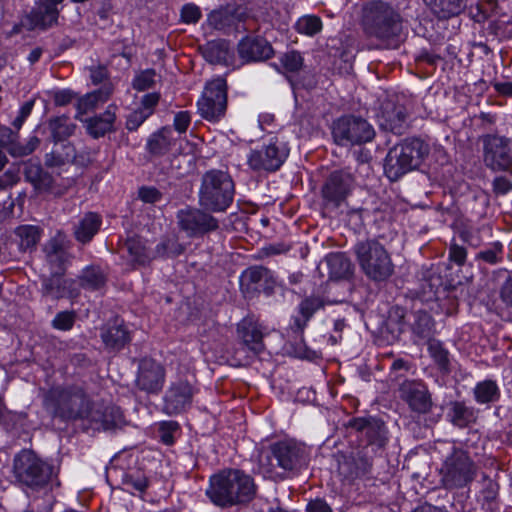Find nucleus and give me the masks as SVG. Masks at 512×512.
Wrapping results in <instances>:
<instances>
[{"label": "nucleus", "instance_id": "obj_51", "mask_svg": "<svg viewBox=\"0 0 512 512\" xmlns=\"http://www.w3.org/2000/svg\"><path fill=\"white\" fill-rule=\"evenodd\" d=\"M194 165V157L192 154L174 155L171 159V168L175 170L177 175L183 176L189 173Z\"/></svg>", "mask_w": 512, "mask_h": 512}, {"label": "nucleus", "instance_id": "obj_17", "mask_svg": "<svg viewBox=\"0 0 512 512\" xmlns=\"http://www.w3.org/2000/svg\"><path fill=\"white\" fill-rule=\"evenodd\" d=\"M165 379V370L153 359H142L139 364L136 385L139 389L156 393L161 390Z\"/></svg>", "mask_w": 512, "mask_h": 512}, {"label": "nucleus", "instance_id": "obj_4", "mask_svg": "<svg viewBox=\"0 0 512 512\" xmlns=\"http://www.w3.org/2000/svg\"><path fill=\"white\" fill-rule=\"evenodd\" d=\"M234 194V182L227 172L213 169L203 175L199 190V203L205 210L226 211L233 202Z\"/></svg>", "mask_w": 512, "mask_h": 512}, {"label": "nucleus", "instance_id": "obj_23", "mask_svg": "<svg viewBox=\"0 0 512 512\" xmlns=\"http://www.w3.org/2000/svg\"><path fill=\"white\" fill-rule=\"evenodd\" d=\"M450 288L451 285L444 282L440 273L433 268L423 273L421 294L425 300L440 301L447 297V292Z\"/></svg>", "mask_w": 512, "mask_h": 512}, {"label": "nucleus", "instance_id": "obj_63", "mask_svg": "<svg viewBox=\"0 0 512 512\" xmlns=\"http://www.w3.org/2000/svg\"><path fill=\"white\" fill-rule=\"evenodd\" d=\"M191 122V117L188 112H178L174 117V127L179 133H184L188 129Z\"/></svg>", "mask_w": 512, "mask_h": 512}, {"label": "nucleus", "instance_id": "obj_56", "mask_svg": "<svg viewBox=\"0 0 512 512\" xmlns=\"http://www.w3.org/2000/svg\"><path fill=\"white\" fill-rule=\"evenodd\" d=\"M19 180V169L9 168L2 175H0V192H6L8 189L16 185Z\"/></svg>", "mask_w": 512, "mask_h": 512}, {"label": "nucleus", "instance_id": "obj_62", "mask_svg": "<svg viewBox=\"0 0 512 512\" xmlns=\"http://www.w3.org/2000/svg\"><path fill=\"white\" fill-rule=\"evenodd\" d=\"M139 198L145 203H155L162 198V194L154 187H142L139 189Z\"/></svg>", "mask_w": 512, "mask_h": 512}, {"label": "nucleus", "instance_id": "obj_11", "mask_svg": "<svg viewBox=\"0 0 512 512\" xmlns=\"http://www.w3.org/2000/svg\"><path fill=\"white\" fill-rule=\"evenodd\" d=\"M200 115L209 121H217L224 116L227 108V86L223 78L209 82L197 103Z\"/></svg>", "mask_w": 512, "mask_h": 512}, {"label": "nucleus", "instance_id": "obj_30", "mask_svg": "<svg viewBox=\"0 0 512 512\" xmlns=\"http://www.w3.org/2000/svg\"><path fill=\"white\" fill-rule=\"evenodd\" d=\"M101 218L93 212L86 213L74 228L77 241L86 244L91 241L101 226Z\"/></svg>", "mask_w": 512, "mask_h": 512}, {"label": "nucleus", "instance_id": "obj_8", "mask_svg": "<svg viewBox=\"0 0 512 512\" xmlns=\"http://www.w3.org/2000/svg\"><path fill=\"white\" fill-rule=\"evenodd\" d=\"M55 415L65 420L88 419L93 403L81 387H69L55 392Z\"/></svg>", "mask_w": 512, "mask_h": 512}, {"label": "nucleus", "instance_id": "obj_47", "mask_svg": "<svg viewBox=\"0 0 512 512\" xmlns=\"http://www.w3.org/2000/svg\"><path fill=\"white\" fill-rule=\"evenodd\" d=\"M412 329L419 338L429 339L432 335L433 329V322L430 315L424 311H417L414 314Z\"/></svg>", "mask_w": 512, "mask_h": 512}, {"label": "nucleus", "instance_id": "obj_25", "mask_svg": "<svg viewBox=\"0 0 512 512\" xmlns=\"http://www.w3.org/2000/svg\"><path fill=\"white\" fill-rule=\"evenodd\" d=\"M240 57L245 61H262L273 55L271 45L263 38L243 39L238 45Z\"/></svg>", "mask_w": 512, "mask_h": 512}, {"label": "nucleus", "instance_id": "obj_53", "mask_svg": "<svg viewBox=\"0 0 512 512\" xmlns=\"http://www.w3.org/2000/svg\"><path fill=\"white\" fill-rule=\"evenodd\" d=\"M76 315L73 311H62L56 314L52 321L53 328L61 331L70 330L75 323Z\"/></svg>", "mask_w": 512, "mask_h": 512}, {"label": "nucleus", "instance_id": "obj_55", "mask_svg": "<svg viewBox=\"0 0 512 512\" xmlns=\"http://www.w3.org/2000/svg\"><path fill=\"white\" fill-rule=\"evenodd\" d=\"M281 63L287 71L297 72L303 65V59L300 53L296 51H290L282 56Z\"/></svg>", "mask_w": 512, "mask_h": 512}, {"label": "nucleus", "instance_id": "obj_39", "mask_svg": "<svg viewBox=\"0 0 512 512\" xmlns=\"http://www.w3.org/2000/svg\"><path fill=\"white\" fill-rule=\"evenodd\" d=\"M359 463L353 458L342 456L338 460V470L346 478H354L367 473L371 467V463L367 458L359 457Z\"/></svg>", "mask_w": 512, "mask_h": 512}, {"label": "nucleus", "instance_id": "obj_60", "mask_svg": "<svg viewBox=\"0 0 512 512\" xmlns=\"http://www.w3.org/2000/svg\"><path fill=\"white\" fill-rule=\"evenodd\" d=\"M160 99V95L158 93H149L142 97L141 99V105L140 109L148 116L150 117L155 107L157 106Z\"/></svg>", "mask_w": 512, "mask_h": 512}, {"label": "nucleus", "instance_id": "obj_54", "mask_svg": "<svg viewBox=\"0 0 512 512\" xmlns=\"http://www.w3.org/2000/svg\"><path fill=\"white\" fill-rule=\"evenodd\" d=\"M156 73L152 69L142 71L133 80V87L138 91L150 89L155 84Z\"/></svg>", "mask_w": 512, "mask_h": 512}, {"label": "nucleus", "instance_id": "obj_12", "mask_svg": "<svg viewBox=\"0 0 512 512\" xmlns=\"http://www.w3.org/2000/svg\"><path fill=\"white\" fill-rule=\"evenodd\" d=\"M197 389L187 380L172 382L165 392L163 410L169 415H177L188 409Z\"/></svg>", "mask_w": 512, "mask_h": 512}, {"label": "nucleus", "instance_id": "obj_10", "mask_svg": "<svg viewBox=\"0 0 512 512\" xmlns=\"http://www.w3.org/2000/svg\"><path fill=\"white\" fill-rule=\"evenodd\" d=\"M332 134L337 144L348 146L371 141L375 133L366 120L349 116L334 123Z\"/></svg>", "mask_w": 512, "mask_h": 512}, {"label": "nucleus", "instance_id": "obj_64", "mask_svg": "<svg viewBox=\"0 0 512 512\" xmlns=\"http://www.w3.org/2000/svg\"><path fill=\"white\" fill-rule=\"evenodd\" d=\"M34 106V101L25 102L19 111V115L13 121V126L17 129H20L26 118L31 114V111Z\"/></svg>", "mask_w": 512, "mask_h": 512}, {"label": "nucleus", "instance_id": "obj_38", "mask_svg": "<svg viewBox=\"0 0 512 512\" xmlns=\"http://www.w3.org/2000/svg\"><path fill=\"white\" fill-rule=\"evenodd\" d=\"M439 19L458 15L463 9V0H424Z\"/></svg>", "mask_w": 512, "mask_h": 512}, {"label": "nucleus", "instance_id": "obj_27", "mask_svg": "<svg viewBox=\"0 0 512 512\" xmlns=\"http://www.w3.org/2000/svg\"><path fill=\"white\" fill-rule=\"evenodd\" d=\"M237 333L243 344L254 353H260L264 349L261 327L251 318H245L238 324Z\"/></svg>", "mask_w": 512, "mask_h": 512}, {"label": "nucleus", "instance_id": "obj_42", "mask_svg": "<svg viewBox=\"0 0 512 512\" xmlns=\"http://www.w3.org/2000/svg\"><path fill=\"white\" fill-rule=\"evenodd\" d=\"M41 229L34 225H22L15 229L19 247L23 251L34 249L41 238Z\"/></svg>", "mask_w": 512, "mask_h": 512}, {"label": "nucleus", "instance_id": "obj_49", "mask_svg": "<svg viewBox=\"0 0 512 512\" xmlns=\"http://www.w3.org/2000/svg\"><path fill=\"white\" fill-rule=\"evenodd\" d=\"M125 247L134 262L145 264L149 260L145 244L142 239L138 237L129 238Z\"/></svg>", "mask_w": 512, "mask_h": 512}, {"label": "nucleus", "instance_id": "obj_43", "mask_svg": "<svg viewBox=\"0 0 512 512\" xmlns=\"http://www.w3.org/2000/svg\"><path fill=\"white\" fill-rule=\"evenodd\" d=\"M80 285L89 290L102 288L106 283V276L103 271L96 266H90L82 271L79 276Z\"/></svg>", "mask_w": 512, "mask_h": 512}, {"label": "nucleus", "instance_id": "obj_59", "mask_svg": "<svg viewBox=\"0 0 512 512\" xmlns=\"http://www.w3.org/2000/svg\"><path fill=\"white\" fill-rule=\"evenodd\" d=\"M181 18L187 24H194L201 18L200 8L195 4H186L181 10Z\"/></svg>", "mask_w": 512, "mask_h": 512}, {"label": "nucleus", "instance_id": "obj_29", "mask_svg": "<svg viewBox=\"0 0 512 512\" xmlns=\"http://www.w3.org/2000/svg\"><path fill=\"white\" fill-rule=\"evenodd\" d=\"M17 135L10 129L4 128L0 132V142L7 146L9 154L13 157H23L31 154L39 145L40 140L33 136L25 145L16 141Z\"/></svg>", "mask_w": 512, "mask_h": 512}, {"label": "nucleus", "instance_id": "obj_21", "mask_svg": "<svg viewBox=\"0 0 512 512\" xmlns=\"http://www.w3.org/2000/svg\"><path fill=\"white\" fill-rule=\"evenodd\" d=\"M484 466L488 473L482 475V510L485 509V505H488L494 511L498 506L499 484L495 478L499 464L495 458L488 457L485 459Z\"/></svg>", "mask_w": 512, "mask_h": 512}, {"label": "nucleus", "instance_id": "obj_34", "mask_svg": "<svg viewBox=\"0 0 512 512\" xmlns=\"http://www.w3.org/2000/svg\"><path fill=\"white\" fill-rule=\"evenodd\" d=\"M115 118V112L112 106H109L102 115L95 116L86 121L88 133L94 138L104 136L107 132L113 130Z\"/></svg>", "mask_w": 512, "mask_h": 512}, {"label": "nucleus", "instance_id": "obj_26", "mask_svg": "<svg viewBox=\"0 0 512 512\" xmlns=\"http://www.w3.org/2000/svg\"><path fill=\"white\" fill-rule=\"evenodd\" d=\"M50 278L43 281V293L54 299L76 297L79 290L73 280L65 279L62 274L51 273Z\"/></svg>", "mask_w": 512, "mask_h": 512}, {"label": "nucleus", "instance_id": "obj_35", "mask_svg": "<svg viewBox=\"0 0 512 512\" xmlns=\"http://www.w3.org/2000/svg\"><path fill=\"white\" fill-rule=\"evenodd\" d=\"M112 86L106 84L99 90L91 92L80 98L77 103V109L80 114H86L98 107L99 104L106 102L112 94Z\"/></svg>", "mask_w": 512, "mask_h": 512}, {"label": "nucleus", "instance_id": "obj_61", "mask_svg": "<svg viewBox=\"0 0 512 512\" xmlns=\"http://www.w3.org/2000/svg\"><path fill=\"white\" fill-rule=\"evenodd\" d=\"M147 118L148 116L138 108L128 116L126 127L128 130H136Z\"/></svg>", "mask_w": 512, "mask_h": 512}, {"label": "nucleus", "instance_id": "obj_9", "mask_svg": "<svg viewBox=\"0 0 512 512\" xmlns=\"http://www.w3.org/2000/svg\"><path fill=\"white\" fill-rule=\"evenodd\" d=\"M475 473L476 469L468 455L454 450L440 469L441 483L447 489L463 487L473 479Z\"/></svg>", "mask_w": 512, "mask_h": 512}, {"label": "nucleus", "instance_id": "obj_3", "mask_svg": "<svg viewBox=\"0 0 512 512\" xmlns=\"http://www.w3.org/2000/svg\"><path fill=\"white\" fill-rule=\"evenodd\" d=\"M428 154L429 146L421 139H405L389 150L385 158V174L391 181H397L417 169Z\"/></svg>", "mask_w": 512, "mask_h": 512}, {"label": "nucleus", "instance_id": "obj_44", "mask_svg": "<svg viewBox=\"0 0 512 512\" xmlns=\"http://www.w3.org/2000/svg\"><path fill=\"white\" fill-rule=\"evenodd\" d=\"M323 306L324 301L319 297H308L304 299L299 306L302 319H295L296 328L302 330L313 314Z\"/></svg>", "mask_w": 512, "mask_h": 512}, {"label": "nucleus", "instance_id": "obj_46", "mask_svg": "<svg viewBox=\"0 0 512 512\" xmlns=\"http://www.w3.org/2000/svg\"><path fill=\"white\" fill-rule=\"evenodd\" d=\"M386 330L391 333L393 338H398L405 327V311L403 308L395 306L389 311L385 322Z\"/></svg>", "mask_w": 512, "mask_h": 512}, {"label": "nucleus", "instance_id": "obj_14", "mask_svg": "<svg viewBox=\"0 0 512 512\" xmlns=\"http://www.w3.org/2000/svg\"><path fill=\"white\" fill-rule=\"evenodd\" d=\"M484 161L493 170H507L512 164L509 141L498 135H486Z\"/></svg>", "mask_w": 512, "mask_h": 512}, {"label": "nucleus", "instance_id": "obj_36", "mask_svg": "<svg viewBox=\"0 0 512 512\" xmlns=\"http://www.w3.org/2000/svg\"><path fill=\"white\" fill-rule=\"evenodd\" d=\"M329 276L332 279H342L352 274V264L342 253H332L326 257Z\"/></svg>", "mask_w": 512, "mask_h": 512}, {"label": "nucleus", "instance_id": "obj_5", "mask_svg": "<svg viewBox=\"0 0 512 512\" xmlns=\"http://www.w3.org/2000/svg\"><path fill=\"white\" fill-rule=\"evenodd\" d=\"M263 474L270 478L282 476L306 464L305 448L293 441H282L271 446V453L262 454L259 459Z\"/></svg>", "mask_w": 512, "mask_h": 512}, {"label": "nucleus", "instance_id": "obj_57", "mask_svg": "<svg viewBox=\"0 0 512 512\" xmlns=\"http://www.w3.org/2000/svg\"><path fill=\"white\" fill-rule=\"evenodd\" d=\"M500 397L497 384L492 380L482 382V403L495 402Z\"/></svg>", "mask_w": 512, "mask_h": 512}, {"label": "nucleus", "instance_id": "obj_58", "mask_svg": "<svg viewBox=\"0 0 512 512\" xmlns=\"http://www.w3.org/2000/svg\"><path fill=\"white\" fill-rule=\"evenodd\" d=\"M46 258L51 266V273L63 274L64 264L68 260V254L46 253Z\"/></svg>", "mask_w": 512, "mask_h": 512}, {"label": "nucleus", "instance_id": "obj_41", "mask_svg": "<svg viewBox=\"0 0 512 512\" xmlns=\"http://www.w3.org/2000/svg\"><path fill=\"white\" fill-rule=\"evenodd\" d=\"M172 144V130L170 128H162L149 138L147 148L151 154L160 156L168 152Z\"/></svg>", "mask_w": 512, "mask_h": 512}, {"label": "nucleus", "instance_id": "obj_1", "mask_svg": "<svg viewBox=\"0 0 512 512\" xmlns=\"http://www.w3.org/2000/svg\"><path fill=\"white\" fill-rule=\"evenodd\" d=\"M363 29L367 37L378 41L383 48H398L402 42L403 18L390 4L369 3L364 8Z\"/></svg>", "mask_w": 512, "mask_h": 512}, {"label": "nucleus", "instance_id": "obj_33", "mask_svg": "<svg viewBox=\"0 0 512 512\" xmlns=\"http://www.w3.org/2000/svg\"><path fill=\"white\" fill-rule=\"evenodd\" d=\"M241 283L257 285L255 289L270 290L274 284L270 270L262 266L248 268L242 273Z\"/></svg>", "mask_w": 512, "mask_h": 512}, {"label": "nucleus", "instance_id": "obj_50", "mask_svg": "<svg viewBox=\"0 0 512 512\" xmlns=\"http://www.w3.org/2000/svg\"><path fill=\"white\" fill-rule=\"evenodd\" d=\"M295 28L301 34L313 36L321 31L322 21L318 16L306 15L298 19Z\"/></svg>", "mask_w": 512, "mask_h": 512}, {"label": "nucleus", "instance_id": "obj_7", "mask_svg": "<svg viewBox=\"0 0 512 512\" xmlns=\"http://www.w3.org/2000/svg\"><path fill=\"white\" fill-rule=\"evenodd\" d=\"M13 471L19 482L32 488L46 485L52 474L51 467L30 450H23L15 457Z\"/></svg>", "mask_w": 512, "mask_h": 512}, {"label": "nucleus", "instance_id": "obj_24", "mask_svg": "<svg viewBox=\"0 0 512 512\" xmlns=\"http://www.w3.org/2000/svg\"><path fill=\"white\" fill-rule=\"evenodd\" d=\"M350 427L364 434L368 444L383 447L387 441V432L384 423L376 419H354L350 421Z\"/></svg>", "mask_w": 512, "mask_h": 512}, {"label": "nucleus", "instance_id": "obj_32", "mask_svg": "<svg viewBox=\"0 0 512 512\" xmlns=\"http://www.w3.org/2000/svg\"><path fill=\"white\" fill-rule=\"evenodd\" d=\"M25 179L30 182L36 190L47 191L52 187V176L43 170L39 163L27 162L24 170Z\"/></svg>", "mask_w": 512, "mask_h": 512}, {"label": "nucleus", "instance_id": "obj_48", "mask_svg": "<svg viewBox=\"0 0 512 512\" xmlns=\"http://www.w3.org/2000/svg\"><path fill=\"white\" fill-rule=\"evenodd\" d=\"M53 138L56 142H63V140L74 132L75 126L69 123L68 118L58 117L49 123Z\"/></svg>", "mask_w": 512, "mask_h": 512}, {"label": "nucleus", "instance_id": "obj_40", "mask_svg": "<svg viewBox=\"0 0 512 512\" xmlns=\"http://www.w3.org/2000/svg\"><path fill=\"white\" fill-rule=\"evenodd\" d=\"M204 58L212 64L228 63L230 58L229 46L226 41H210L203 47Z\"/></svg>", "mask_w": 512, "mask_h": 512}, {"label": "nucleus", "instance_id": "obj_13", "mask_svg": "<svg viewBox=\"0 0 512 512\" xmlns=\"http://www.w3.org/2000/svg\"><path fill=\"white\" fill-rule=\"evenodd\" d=\"M180 228L189 236L203 235L218 228V220L201 209H184L177 214Z\"/></svg>", "mask_w": 512, "mask_h": 512}, {"label": "nucleus", "instance_id": "obj_31", "mask_svg": "<svg viewBox=\"0 0 512 512\" xmlns=\"http://www.w3.org/2000/svg\"><path fill=\"white\" fill-rule=\"evenodd\" d=\"M101 338L107 348L114 350L123 348L130 340L129 332L117 320L102 331Z\"/></svg>", "mask_w": 512, "mask_h": 512}, {"label": "nucleus", "instance_id": "obj_45", "mask_svg": "<svg viewBox=\"0 0 512 512\" xmlns=\"http://www.w3.org/2000/svg\"><path fill=\"white\" fill-rule=\"evenodd\" d=\"M449 417L451 422L458 427H465L476 419L474 412L460 402L451 404Z\"/></svg>", "mask_w": 512, "mask_h": 512}, {"label": "nucleus", "instance_id": "obj_22", "mask_svg": "<svg viewBox=\"0 0 512 512\" xmlns=\"http://www.w3.org/2000/svg\"><path fill=\"white\" fill-rule=\"evenodd\" d=\"M245 17L246 13L244 9L228 5L210 12L207 17V23L209 27L215 30L226 31L227 29L236 27Z\"/></svg>", "mask_w": 512, "mask_h": 512}, {"label": "nucleus", "instance_id": "obj_15", "mask_svg": "<svg viewBox=\"0 0 512 512\" xmlns=\"http://www.w3.org/2000/svg\"><path fill=\"white\" fill-rule=\"evenodd\" d=\"M378 120L382 129L398 135L405 133L409 127L406 107L391 100L382 103Z\"/></svg>", "mask_w": 512, "mask_h": 512}, {"label": "nucleus", "instance_id": "obj_18", "mask_svg": "<svg viewBox=\"0 0 512 512\" xmlns=\"http://www.w3.org/2000/svg\"><path fill=\"white\" fill-rule=\"evenodd\" d=\"M97 430L110 431L125 425L121 410L116 406H105L95 403L87 419Z\"/></svg>", "mask_w": 512, "mask_h": 512}, {"label": "nucleus", "instance_id": "obj_20", "mask_svg": "<svg viewBox=\"0 0 512 512\" xmlns=\"http://www.w3.org/2000/svg\"><path fill=\"white\" fill-rule=\"evenodd\" d=\"M352 178L349 174L334 172L325 182L322 188V195L326 202L338 207L350 191Z\"/></svg>", "mask_w": 512, "mask_h": 512}, {"label": "nucleus", "instance_id": "obj_52", "mask_svg": "<svg viewBox=\"0 0 512 512\" xmlns=\"http://www.w3.org/2000/svg\"><path fill=\"white\" fill-rule=\"evenodd\" d=\"M184 247L175 239H167L157 245L156 253L160 257H176L182 254Z\"/></svg>", "mask_w": 512, "mask_h": 512}, {"label": "nucleus", "instance_id": "obj_16", "mask_svg": "<svg viewBox=\"0 0 512 512\" xmlns=\"http://www.w3.org/2000/svg\"><path fill=\"white\" fill-rule=\"evenodd\" d=\"M287 155L288 151L283 145L270 143L261 150L252 151L248 156V165L253 170L275 171L282 165Z\"/></svg>", "mask_w": 512, "mask_h": 512}, {"label": "nucleus", "instance_id": "obj_6", "mask_svg": "<svg viewBox=\"0 0 512 512\" xmlns=\"http://www.w3.org/2000/svg\"><path fill=\"white\" fill-rule=\"evenodd\" d=\"M355 253L361 269L370 279L383 281L392 275L394 265L390 255L378 241L359 242L355 246Z\"/></svg>", "mask_w": 512, "mask_h": 512}, {"label": "nucleus", "instance_id": "obj_2", "mask_svg": "<svg viewBox=\"0 0 512 512\" xmlns=\"http://www.w3.org/2000/svg\"><path fill=\"white\" fill-rule=\"evenodd\" d=\"M206 494L215 505L230 507L251 501L255 495V484L242 471L226 469L210 478Z\"/></svg>", "mask_w": 512, "mask_h": 512}, {"label": "nucleus", "instance_id": "obj_19", "mask_svg": "<svg viewBox=\"0 0 512 512\" xmlns=\"http://www.w3.org/2000/svg\"><path fill=\"white\" fill-rule=\"evenodd\" d=\"M400 397L408 403L413 411L426 413L431 407V400L426 386L417 381H404L399 387Z\"/></svg>", "mask_w": 512, "mask_h": 512}, {"label": "nucleus", "instance_id": "obj_37", "mask_svg": "<svg viewBox=\"0 0 512 512\" xmlns=\"http://www.w3.org/2000/svg\"><path fill=\"white\" fill-rule=\"evenodd\" d=\"M75 158V149L70 143L56 142L52 151L46 154L47 166L56 167L72 162Z\"/></svg>", "mask_w": 512, "mask_h": 512}, {"label": "nucleus", "instance_id": "obj_28", "mask_svg": "<svg viewBox=\"0 0 512 512\" xmlns=\"http://www.w3.org/2000/svg\"><path fill=\"white\" fill-rule=\"evenodd\" d=\"M63 0H39L37 7L31 11L30 19L34 27L46 28L57 22L59 11L57 5Z\"/></svg>", "mask_w": 512, "mask_h": 512}]
</instances>
